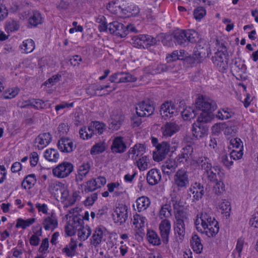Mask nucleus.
Wrapping results in <instances>:
<instances>
[{
    "instance_id": "obj_22",
    "label": "nucleus",
    "mask_w": 258,
    "mask_h": 258,
    "mask_svg": "<svg viewBox=\"0 0 258 258\" xmlns=\"http://www.w3.org/2000/svg\"><path fill=\"white\" fill-rule=\"evenodd\" d=\"M188 195H191L194 199L197 201L201 199L204 195V186L200 183H195L188 189Z\"/></svg>"
},
{
    "instance_id": "obj_4",
    "label": "nucleus",
    "mask_w": 258,
    "mask_h": 258,
    "mask_svg": "<svg viewBox=\"0 0 258 258\" xmlns=\"http://www.w3.org/2000/svg\"><path fill=\"white\" fill-rule=\"evenodd\" d=\"M176 148V145L171 146L168 142H162L156 146V151L153 152V158L157 162L162 161L170 152H174Z\"/></svg>"
},
{
    "instance_id": "obj_18",
    "label": "nucleus",
    "mask_w": 258,
    "mask_h": 258,
    "mask_svg": "<svg viewBox=\"0 0 258 258\" xmlns=\"http://www.w3.org/2000/svg\"><path fill=\"white\" fill-rule=\"evenodd\" d=\"M180 127L175 121L166 122L161 128L162 136L165 138L171 137L179 131Z\"/></svg>"
},
{
    "instance_id": "obj_34",
    "label": "nucleus",
    "mask_w": 258,
    "mask_h": 258,
    "mask_svg": "<svg viewBox=\"0 0 258 258\" xmlns=\"http://www.w3.org/2000/svg\"><path fill=\"white\" fill-rule=\"evenodd\" d=\"M147 238L149 242L154 245L161 244V240L157 233L153 230H148L147 233Z\"/></svg>"
},
{
    "instance_id": "obj_29",
    "label": "nucleus",
    "mask_w": 258,
    "mask_h": 258,
    "mask_svg": "<svg viewBox=\"0 0 258 258\" xmlns=\"http://www.w3.org/2000/svg\"><path fill=\"white\" fill-rule=\"evenodd\" d=\"M29 23L33 27H36L38 25L42 23L43 18L41 14L38 11H33L29 14Z\"/></svg>"
},
{
    "instance_id": "obj_32",
    "label": "nucleus",
    "mask_w": 258,
    "mask_h": 258,
    "mask_svg": "<svg viewBox=\"0 0 258 258\" xmlns=\"http://www.w3.org/2000/svg\"><path fill=\"white\" fill-rule=\"evenodd\" d=\"M234 115V112L229 108H221L216 114V117L220 120L227 119L231 118Z\"/></svg>"
},
{
    "instance_id": "obj_26",
    "label": "nucleus",
    "mask_w": 258,
    "mask_h": 258,
    "mask_svg": "<svg viewBox=\"0 0 258 258\" xmlns=\"http://www.w3.org/2000/svg\"><path fill=\"white\" fill-rule=\"evenodd\" d=\"M190 243V246L194 252L198 254L202 253L203 245L201 242V238L197 234H192Z\"/></svg>"
},
{
    "instance_id": "obj_40",
    "label": "nucleus",
    "mask_w": 258,
    "mask_h": 258,
    "mask_svg": "<svg viewBox=\"0 0 258 258\" xmlns=\"http://www.w3.org/2000/svg\"><path fill=\"white\" fill-rule=\"evenodd\" d=\"M77 230L78 231V236L81 240H85L91 234V230L87 226L79 228Z\"/></svg>"
},
{
    "instance_id": "obj_50",
    "label": "nucleus",
    "mask_w": 258,
    "mask_h": 258,
    "mask_svg": "<svg viewBox=\"0 0 258 258\" xmlns=\"http://www.w3.org/2000/svg\"><path fill=\"white\" fill-rule=\"evenodd\" d=\"M61 183L57 181L52 182L48 187V190L50 192L53 194H58V192L61 190Z\"/></svg>"
},
{
    "instance_id": "obj_17",
    "label": "nucleus",
    "mask_w": 258,
    "mask_h": 258,
    "mask_svg": "<svg viewBox=\"0 0 258 258\" xmlns=\"http://www.w3.org/2000/svg\"><path fill=\"white\" fill-rule=\"evenodd\" d=\"M123 139V138L121 136H117L114 138L110 147V149L113 153L121 154L126 150L127 146Z\"/></svg>"
},
{
    "instance_id": "obj_54",
    "label": "nucleus",
    "mask_w": 258,
    "mask_h": 258,
    "mask_svg": "<svg viewBox=\"0 0 258 258\" xmlns=\"http://www.w3.org/2000/svg\"><path fill=\"white\" fill-rule=\"evenodd\" d=\"M206 10L201 7L196 8L194 12L195 18L197 20H201L206 15Z\"/></svg>"
},
{
    "instance_id": "obj_46",
    "label": "nucleus",
    "mask_w": 258,
    "mask_h": 258,
    "mask_svg": "<svg viewBox=\"0 0 258 258\" xmlns=\"http://www.w3.org/2000/svg\"><path fill=\"white\" fill-rule=\"evenodd\" d=\"M171 207L170 204H166L161 208L160 211V217L161 219L168 218L171 216Z\"/></svg>"
},
{
    "instance_id": "obj_23",
    "label": "nucleus",
    "mask_w": 258,
    "mask_h": 258,
    "mask_svg": "<svg viewBox=\"0 0 258 258\" xmlns=\"http://www.w3.org/2000/svg\"><path fill=\"white\" fill-rule=\"evenodd\" d=\"M52 136L49 133H44L40 134L35 139V143H38L39 149H42L47 146L51 141Z\"/></svg>"
},
{
    "instance_id": "obj_39",
    "label": "nucleus",
    "mask_w": 258,
    "mask_h": 258,
    "mask_svg": "<svg viewBox=\"0 0 258 258\" xmlns=\"http://www.w3.org/2000/svg\"><path fill=\"white\" fill-rule=\"evenodd\" d=\"M181 114L184 120H188L194 118L197 115L196 110L191 107H186L182 111Z\"/></svg>"
},
{
    "instance_id": "obj_13",
    "label": "nucleus",
    "mask_w": 258,
    "mask_h": 258,
    "mask_svg": "<svg viewBox=\"0 0 258 258\" xmlns=\"http://www.w3.org/2000/svg\"><path fill=\"white\" fill-rule=\"evenodd\" d=\"M124 119V116L120 110L117 109L113 110L110 115V128L114 131L119 130Z\"/></svg>"
},
{
    "instance_id": "obj_38",
    "label": "nucleus",
    "mask_w": 258,
    "mask_h": 258,
    "mask_svg": "<svg viewBox=\"0 0 258 258\" xmlns=\"http://www.w3.org/2000/svg\"><path fill=\"white\" fill-rule=\"evenodd\" d=\"M35 42L31 39L25 40L23 42L21 48L24 50V52L28 53L32 52L35 49Z\"/></svg>"
},
{
    "instance_id": "obj_64",
    "label": "nucleus",
    "mask_w": 258,
    "mask_h": 258,
    "mask_svg": "<svg viewBox=\"0 0 258 258\" xmlns=\"http://www.w3.org/2000/svg\"><path fill=\"white\" fill-rule=\"evenodd\" d=\"M58 132L60 136H63L69 130V126L65 123H61L58 126Z\"/></svg>"
},
{
    "instance_id": "obj_24",
    "label": "nucleus",
    "mask_w": 258,
    "mask_h": 258,
    "mask_svg": "<svg viewBox=\"0 0 258 258\" xmlns=\"http://www.w3.org/2000/svg\"><path fill=\"white\" fill-rule=\"evenodd\" d=\"M178 166L177 161L175 159H168L162 166V170L165 174L168 176L175 171Z\"/></svg>"
},
{
    "instance_id": "obj_45",
    "label": "nucleus",
    "mask_w": 258,
    "mask_h": 258,
    "mask_svg": "<svg viewBox=\"0 0 258 258\" xmlns=\"http://www.w3.org/2000/svg\"><path fill=\"white\" fill-rule=\"evenodd\" d=\"M36 182V176L34 174H29L25 177L22 183V186L25 188H27L26 185L25 184L26 182L28 185H29L28 188H30L31 185H34Z\"/></svg>"
},
{
    "instance_id": "obj_56",
    "label": "nucleus",
    "mask_w": 258,
    "mask_h": 258,
    "mask_svg": "<svg viewBox=\"0 0 258 258\" xmlns=\"http://www.w3.org/2000/svg\"><path fill=\"white\" fill-rule=\"evenodd\" d=\"M19 27L18 22L13 20L8 21L6 24V29L11 32L18 30Z\"/></svg>"
},
{
    "instance_id": "obj_61",
    "label": "nucleus",
    "mask_w": 258,
    "mask_h": 258,
    "mask_svg": "<svg viewBox=\"0 0 258 258\" xmlns=\"http://www.w3.org/2000/svg\"><path fill=\"white\" fill-rule=\"evenodd\" d=\"M97 84H93L90 85L86 90V93L91 96L97 95Z\"/></svg>"
},
{
    "instance_id": "obj_28",
    "label": "nucleus",
    "mask_w": 258,
    "mask_h": 258,
    "mask_svg": "<svg viewBox=\"0 0 258 258\" xmlns=\"http://www.w3.org/2000/svg\"><path fill=\"white\" fill-rule=\"evenodd\" d=\"M151 202L149 198L146 196H142L136 200L138 211L141 212L146 210L150 205Z\"/></svg>"
},
{
    "instance_id": "obj_51",
    "label": "nucleus",
    "mask_w": 258,
    "mask_h": 258,
    "mask_svg": "<svg viewBox=\"0 0 258 258\" xmlns=\"http://www.w3.org/2000/svg\"><path fill=\"white\" fill-rule=\"evenodd\" d=\"M137 164L140 170H145L148 167V159L147 156H145L139 159L136 160Z\"/></svg>"
},
{
    "instance_id": "obj_59",
    "label": "nucleus",
    "mask_w": 258,
    "mask_h": 258,
    "mask_svg": "<svg viewBox=\"0 0 258 258\" xmlns=\"http://www.w3.org/2000/svg\"><path fill=\"white\" fill-rule=\"evenodd\" d=\"M230 157L229 154H224L221 157V162L228 168H230L233 164L232 159Z\"/></svg>"
},
{
    "instance_id": "obj_55",
    "label": "nucleus",
    "mask_w": 258,
    "mask_h": 258,
    "mask_svg": "<svg viewBox=\"0 0 258 258\" xmlns=\"http://www.w3.org/2000/svg\"><path fill=\"white\" fill-rule=\"evenodd\" d=\"M96 181L94 178H93L86 182L85 191H93L98 188Z\"/></svg>"
},
{
    "instance_id": "obj_53",
    "label": "nucleus",
    "mask_w": 258,
    "mask_h": 258,
    "mask_svg": "<svg viewBox=\"0 0 258 258\" xmlns=\"http://www.w3.org/2000/svg\"><path fill=\"white\" fill-rule=\"evenodd\" d=\"M83 219L80 216H76L73 219L72 227L77 230L79 228L84 227L83 226Z\"/></svg>"
},
{
    "instance_id": "obj_47",
    "label": "nucleus",
    "mask_w": 258,
    "mask_h": 258,
    "mask_svg": "<svg viewBox=\"0 0 258 258\" xmlns=\"http://www.w3.org/2000/svg\"><path fill=\"white\" fill-rule=\"evenodd\" d=\"M121 75L120 77L119 81L120 83L134 82L137 80V78L129 73H124L120 72Z\"/></svg>"
},
{
    "instance_id": "obj_3",
    "label": "nucleus",
    "mask_w": 258,
    "mask_h": 258,
    "mask_svg": "<svg viewBox=\"0 0 258 258\" xmlns=\"http://www.w3.org/2000/svg\"><path fill=\"white\" fill-rule=\"evenodd\" d=\"M171 37L176 44L185 46L188 42L196 43L199 39V34L194 29L179 30L174 31Z\"/></svg>"
},
{
    "instance_id": "obj_37",
    "label": "nucleus",
    "mask_w": 258,
    "mask_h": 258,
    "mask_svg": "<svg viewBox=\"0 0 258 258\" xmlns=\"http://www.w3.org/2000/svg\"><path fill=\"white\" fill-rule=\"evenodd\" d=\"M146 35H139L132 37V43L135 47L145 48Z\"/></svg>"
},
{
    "instance_id": "obj_35",
    "label": "nucleus",
    "mask_w": 258,
    "mask_h": 258,
    "mask_svg": "<svg viewBox=\"0 0 258 258\" xmlns=\"http://www.w3.org/2000/svg\"><path fill=\"white\" fill-rule=\"evenodd\" d=\"M196 163L202 170H204L205 171L212 168L210 160L207 157L203 156L199 157L196 160Z\"/></svg>"
},
{
    "instance_id": "obj_16",
    "label": "nucleus",
    "mask_w": 258,
    "mask_h": 258,
    "mask_svg": "<svg viewBox=\"0 0 258 258\" xmlns=\"http://www.w3.org/2000/svg\"><path fill=\"white\" fill-rule=\"evenodd\" d=\"M108 30L110 34L121 38L125 37L127 35V30L125 26L117 21L110 23Z\"/></svg>"
},
{
    "instance_id": "obj_9",
    "label": "nucleus",
    "mask_w": 258,
    "mask_h": 258,
    "mask_svg": "<svg viewBox=\"0 0 258 258\" xmlns=\"http://www.w3.org/2000/svg\"><path fill=\"white\" fill-rule=\"evenodd\" d=\"M212 60L219 72H225L228 68V54L216 52L212 57Z\"/></svg>"
},
{
    "instance_id": "obj_2",
    "label": "nucleus",
    "mask_w": 258,
    "mask_h": 258,
    "mask_svg": "<svg viewBox=\"0 0 258 258\" xmlns=\"http://www.w3.org/2000/svg\"><path fill=\"white\" fill-rule=\"evenodd\" d=\"M212 119L211 114L200 113L197 121L192 124V134L196 139H199L207 136L209 126L206 123Z\"/></svg>"
},
{
    "instance_id": "obj_10",
    "label": "nucleus",
    "mask_w": 258,
    "mask_h": 258,
    "mask_svg": "<svg viewBox=\"0 0 258 258\" xmlns=\"http://www.w3.org/2000/svg\"><path fill=\"white\" fill-rule=\"evenodd\" d=\"M74 166L69 162L64 161L52 169L53 175L58 178L68 177L73 171Z\"/></svg>"
},
{
    "instance_id": "obj_62",
    "label": "nucleus",
    "mask_w": 258,
    "mask_h": 258,
    "mask_svg": "<svg viewBox=\"0 0 258 258\" xmlns=\"http://www.w3.org/2000/svg\"><path fill=\"white\" fill-rule=\"evenodd\" d=\"M230 158L232 160H238L242 158L243 155V150L239 149V150L233 149L229 154Z\"/></svg>"
},
{
    "instance_id": "obj_41",
    "label": "nucleus",
    "mask_w": 258,
    "mask_h": 258,
    "mask_svg": "<svg viewBox=\"0 0 258 258\" xmlns=\"http://www.w3.org/2000/svg\"><path fill=\"white\" fill-rule=\"evenodd\" d=\"M89 125L92 130H94V134L101 135L103 133L105 129V124L99 121H92Z\"/></svg>"
},
{
    "instance_id": "obj_1",
    "label": "nucleus",
    "mask_w": 258,
    "mask_h": 258,
    "mask_svg": "<svg viewBox=\"0 0 258 258\" xmlns=\"http://www.w3.org/2000/svg\"><path fill=\"white\" fill-rule=\"evenodd\" d=\"M197 229L209 237L215 236L219 232L218 222L207 213H202L200 219L195 221Z\"/></svg>"
},
{
    "instance_id": "obj_19",
    "label": "nucleus",
    "mask_w": 258,
    "mask_h": 258,
    "mask_svg": "<svg viewBox=\"0 0 258 258\" xmlns=\"http://www.w3.org/2000/svg\"><path fill=\"white\" fill-rule=\"evenodd\" d=\"M171 229V223L167 219H164L159 225L160 235L163 242L167 244L169 241V236Z\"/></svg>"
},
{
    "instance_id": "obj_21",
    "label": "nucleus",
    "mask_w": 258,
    "mask_h": 258,
    "mask_svg": "<svg viewBox=\"0 0 258 258\" xmlns=\"http://www.w3.org/2000/svg\"><path fill=\"white\" fill-rule=\"evenodd\" d=\"M147 181L150 185L157 184L161 179V174L159 170L153 168L150 170L146 176Z\"/></svg>"
},
{
    "instance_id": "obj_36",
    "label": "nucleus",
    "mask_w": 258,
    "mask_h": 258,
    "mask_svg": "<svg viewBox=\"0 0 258 258\" xmlns=\"http://www.w3.org/2000/svg\"><path fill=\"white\" fill-rule=\"evenodd\" d=\"M44 157L49 161L55 162L59 158V154L56 150L50 148L44 152Z\"/></svg>"
},
{
    "instance_id": "obj_15",
    "label": "nucleus",
    "mask_w": 258,
    "mask_h": 258,
    "mask_svg": "<svg viewBox=\"0 0 258 258\" xmlns=\"http://www.w3.org/2000/svg\"><path fill=\"white\" fill-rule=\"evenodd\" d=\"M171 196L170 204L173 206L175 218L187 217L186 212L183 209V206L181 200H178L175 195H171Z\"/></svg>"
},
{
    "instance_id": "obj_57",
    "label": "nucleus",
    "mask_w": 258,
    "mask_h": 258,
    "mask_svg": "<svg viewBox=\"0 0 258 258\" xmlns=\"http://www.w3.org/2000/svg\"><path fill=\"white\" fill-rule=\"evenodd\" d=\"M105 19V18L104 16H101L100 18L97 19V22L100 23V25L98 26V29L100 32H104L108 29L109 24L107 25Z\"/></svg>"
},
{
    "instance_id": "obj_58",
    "label": "nucleus",
    "mask_w": 258,
    "mask_h": 258,
    "mask_svg": "<svg viewBox=\"0 0 258 258\" xmlns=\"http://www.w3.org/2000/svg\"><path fill=\"white\" fill-rule=\"evenodd\" d=\"M230 145L233 148H235V150L243 149L242 142L240 139L238 138L232 139L230 141Z\"/></svg>"
},
{
    "instance_id": "obj_7",
    "label": "nucleus",
    "mask_w": 258,
    "mask_h": 258,
    "mask_svg": "<svg viewBox=\"0 0 258 258\" xmlns=\"http://www.w3.org/2000/svg\"><path fill=\"white\" fill-rule=\"evenodd\" d=\"M159 111L162 118L167 120L177 115L179 110L173 102L167 101L161 104Z\"/></svg>"
},
{
    "instance_id": "obj_8",
    "label": "nucleus",
    "mask_w": 258,
    "mask_h": 258,
    "mask_svg": "<svg viewBox=\"0 0 258 258\" xmlns=\"http://www.w3.org/2000/svg\"><path fill=\"white\" fill-rule=\"evenodd\" d=\"M195 49L192 57L197 62H200L201 59L209 56L211 53L209 44L204 41H199Z\"/></svg>"
},
{
    "instance_id": "obj_5",
    "label": "nucleus",
    "mask_w": 258,
    "mask_h": 258,
    "mask_svg": "<svg viewBox=\"0 0 258 258\" xmlns=\"http://www.w3.org/2000/svg\"><path fill=\"white\" fill-rule=\"evenodd\" d=\"M196 105L197 108L201 110V113L206 112L211 114L212 116V119L214 118V115L212 112L217 108V104L213 100L207 98L205 97L201 96L199 97L196 101Z\"/></svg>"
},
{
    "instance_id": "obj_63",
    "label": "nucleus",
    "mask_w": 258,
    "mask_h": 258,
    "mask_svg": "<svg viewBox=\"0 0 258 258\" xmlns=\"http://www.w3.org/2000/svg\"><path fill=\"white\" fill-rule=\"evenodd\" d=\"M146 39L145 41V48H148L151 46L154 45L157 43L156 38L149 35H146Z\"/></svg>"
},
{
    "instance_id": "obj_31",
    "label": "nucleus",
    "mask_w": 258,
    "mask_h": 258,
    "mask_svg": "<svg viewBox=\"0 0 258 258\" xmlns=\"http://www.w3.org/2000/svg\"><path fill=\"white\" fill-rule=\"evenodd\" d=\"M103 236L102 230L99 228H96L91 239V243L95 247L98 246L102 241Z\"/></svg>"
},
{
    "instance_id": "obj_43",
    "label": "nucleus",
    "mask_w": 258,
    "mask_h": 258,
    "mask_svg": "<svg viewBox=\"0 0 258 258\" xmlns=\"http://www.w3.org/2000/svg\"><path fill=\"white\" fill-rule=\"evenodd\" d=\"M217 169H218V170L220 171V168L218 167V166H214L213 167H212V168H210V169L205 171V175L207 176L208 180H210L211 182H216L217 181V179H218L217 178L216 173L214 172L213 171V170L216 171Z\"/></svg>"
},
{
    "instance_id": "obj_12",
    "label": "nucleus",
    "mask_w": 258,
    "mask_h": 258,
    "mask_svg": "<svg viewBox=\"0 0 258 258\" xmlns=\"http://www.w3.org/2000/svg\"><path fill=\"white\" fill-rule=\"evenodd\" d=\"M154 104L150 100L143 101L136 107V113L141 116H149L154 113Z\"/></svg>"
},
{
    "instance_id": "obj_33",
    "label": "nucleus",
    "mask_w": 258,
    "mask_h": 258,
    "mask_svg": "<svg viewBox=\"0 0 258 258\" xmlns=\"http://www.w3.org/2000/svg\"><path fill=\"white\" fill-rule=\"evenodd\" d=\"M45 230L53 231L57 226V220L53 217H46L42 223Z\"/></svg>"
},
{
    "instance_id": "obj_27",
    "label": "nucleus",
    "mask_w": 258,
    "mask_h": 258,
    "mask_svg": "<svg viewBox=\"0 0 258 258\" xmlns=\"http://www.w3.org/2000/svg\"><path fill=\"white\" fill-rule=\"evenodd\" d=\"M219 179L217 181L214 182L215 185L214 186V190L215 193L217 195L222 194L225 191V184L223 183V179L224 178V174L223 173L218 172Z\"/></svg>"
},
{
    "instance_id": "obj_48",
    "label": "nucleus",
    "mask_w": 258,
    "mask_h": 258,
    "mask_svg": "<svg viewBox=\"0 0 258 258\" xmlns=\"http://www.w3.org/2000/svg\"><path fill=\"white\" fill-rule=\"evenodd\" d=\"M77 248V244L71 242L68 246L63 248V252H65L68 256H72L75 254V252Z\"/></svg>"
},
{
    "instance_id": "obj_49",
    "label": "nucleus",
    "mask_w": 258,
    "mask_h": 258,
    "mask_svg": "<svg viewBox=\"0 0 258 258\" xmlns=\"http://www.w3.org/2000/svg\"><path fill=\"white\" fill-rule=\"evenodd\" d=\"M105 148L103 144L98 143L94 145L91 148L90 153L91 155H97L103 152Z\"/></svg>"
},
{
    "instance_id": "obj_52",
    "label": "nucleus",
    "mask_w": 258,
    "mask_h": 258,
    "mask_svg": "<svg viewBox=\"0 0 258 258\" xmlns=\"http://www.w3.org/2000/svg\"><path fill=\"white\" fill-rule=\"evenodd\" d=\"M19 91V90L17 88L10 89L5 91L3 95L5 99H12L18 94Z\"/></svg>"
},
{
    "instance_id": "obj_6",
    "label": "nucleus",
    "mask_w": 258,
    "mask_h": 258,
    "mask_svg": "<svg viewBox=\"0 0 258 258\" xmlns=\"http://www.w3.org/2000/svg\"><path fill=\"white\" fill-rule=\"evenodd\" d=\"M188 223V217L176 218L174 223V231L176 240L181 242L185 234V226Z\"/></svg>"
},
{
    "instance_id": "obj_14",
    "label": "nucleus",
    "mask_w": 258,
    "mask_h": 258,
    "mask_svg": "<svg viewBox=\"0 0 258 258\" xmlns=\"http://www.w3.org/2000/svg\"><path fill=\"white\" fill-rule=\"evenodd\" d=\"M174 184L179 188H185L189 184L187 171L181 168L176 172L174 176Z\"/></svg>"
},
{
    "instance_id": "obj_30",
    "label": "nucleus",
    "mask_w": 258,
    "mask_h": 258,
    "mask_svg": "<svg viewBox=\"0 0 258 258\" xmlns=\"http://www.w3.org/2000/svg\"><path fill=\"white\" fill-rule=\"evenodd\" d=\"M118 9L120 11V13L127 15V17L130 16H136L140 11L138 6L135 5H131L127 7L122 8L121 6H118Z\"/></svg>"
},
{
    "instance_id": "obj_25",
    "label": "nucleus",
    "mask_w": 258,
    "mask_h": 258,
    "mask_svg": "<svg viewBox=\"0 0 258 258\" xmlns=\"http://www.w3.org/2000/svg\"><path fill=\"white\" fill-rule=\"evenodd\" d=\"M193 153V148L190 145H186L182 148L181 153L177 156L178 162L184 163L186 162Z\"/></svg>"
},
{
    "instance_id": "obj_20",
    "label": "nucleus",
    "mask_w": 258,
    "mask_h": 258,
    "mask_svg": "<svg viewBox=\"0 0 258 258\" xmlns=\"http://www.w3.org/2000/svg\"><path fill=\"white\" fill-rule=\"evenodd\" d=\"M57 147L62 152L70 153L76 148L73 142L68 138L62 137L58 140Z\"/></svg>"
},
{
    "instance_id": "obj_60",
    "label": "nucleus",
    "mask_w": 258,
    "mask_h": 258,
    "mask_svg": "<svg viewBox=\"0 0 258 258\" xmlns=\"http://www.w3.org/2000/svg\"><path fill=\"white\" fill-rule=\"evenodd\" d=\"M90 169V165L88 162L83 163L81 165L79 166L78 170V172L86 176L87 174L89 173Z\"/></svg>"
},
{
    "instance_id": "obj_44",
    "label": "nucleus",
    "mask_w": 258,
    "mask_h": 258,
    "mask_svg": "<svg viewBox=\"0 0 258 258\" xmlns=\"http://www.w3.org/2000/svg\"><path fill=\"white\" fill-rule=\"evenodd\" d=\"M219 208L226 217H230L231 211L230 203L224 200L219 205Z\"/></svg>"
},
{
    "instance_id": "obj_42",
    "label": "nucleus",
    "mask_w": 258,
    "mask_h": 258,
    "mask_svg": "<svg viewBox=\"0 0 258 258\" xmlns=\"http://www.w3.org/2000/svg\"><path fill=\"white\" fill-rule=\"evenodd\" d=\"M17 10L24 17H27L30 14V6L27 3L23 2L19 4L17 7Z\"/></svg>"
},
{
    "instance_id": "obj_11",
    "label": "nucleus",
    "mask_w": 258,
    "mask_h": 258,
    "mask_svg": "<svg viewBox=\"0 0 258 258\" xmlns=\"http://www.w3.org/2000/svg\"><path fill=\"white\" fill-rule=\"evenodd\" d=\"M128 208L125 205L119 204L112 213L113 220L115 223L119 225L124 223L128 218Z\"/></svg>"
}]
</instances>
